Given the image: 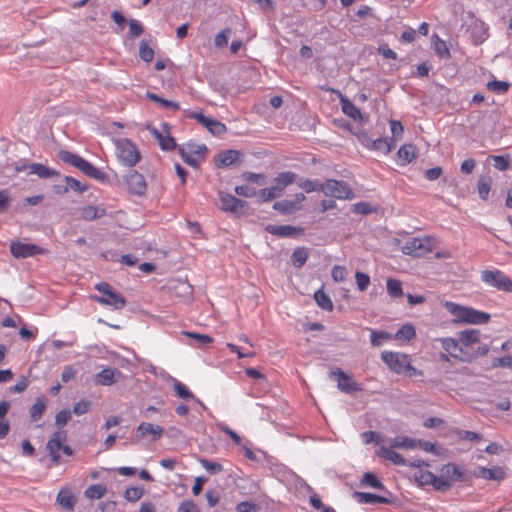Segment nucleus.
Masks as SVG:
<instances>
[{
  "label": "nucleus",
  "mask_w": 512,
  "mask_h": 512,
  "mask_svg": "<svg viewBox=\"0 0 512 512\" xmlns=\"http://www.w3.org/2000/svg\"><path fill=\"white\" fill-rule=\"evenodd\" d=\"M321 192L326 196L343 200L352 199L354 197L353 191L345 182L335 179H328L322 183Z\"/></svg>",
  "instance_id": "obj_11"
},
{
  "label": "nucleus",
  "mask_w": 512,
  "mask_h": 512,
  "mask_svg": "<svg viewBox=\"0 0 512 512\" xmlns=\"http://www.w3.org/2000/svg\"><path fill=\"white\" fill-rule=\"evenodd\" d=\"M101 295H91L90 299L103 306L112 307L115 310L124 308L127 304L125 297L113 289L107 282L97 283L94 287Z\"/></svg>",
  "instance_id": "obj_5"
},
{
  "label": "nucleus",
  "mask_w": 512,
  "mask_h": 512,
  "mask_svg": "<svg viewBox=\"0 0 512 512\" xmlns=\"http://www.w3.org/2000/svg\"><path fill=\"white\" fill-rule=\"evenodd\" d=\"M147 97L151 101L158 103L163 108L170 109L173 111H178L180 109V105L178 102L164 99V98L158 96L157 94L148 93Z\"/></svg>",
  "instance_id": "obj_38"
},
{
  "label": "nucleus",
  "mask_w": 512,
  "mask_h": 512,
  "mask_svg": "<svg viewBox=\"0 0 512 512\" xmlns=\"http://www.w3.org/2000/svg\"><path fill=\"white\" fill-rule=\"evenodd\" d=\"M491 366L493 368L503 367V368H510L512 367V356H504V357H497L494 358L491 362Z\"/></svg>",
  "instance_id": "obj_64"
},
{
  "label": "nucleus",
  "mask_w": 512,
  "mask_h": 512,
  "mask_svg": "<svg viewBox=\"0 0 512 512\" xmlns=\"http://www.w3.org/2000/svg\"><path fill=\"white\" fill-rule=\"evenodd\" d=\"M332 278L336 282H344L347 278V270L344 266L335 265L331 272Z\"/></svg>",
  "instance_id": "obj_63"
},
{
  "label": "nucleus",
  "mask_w": 512,
  "mask_h": 512,
  "mask_svg": "<svg viewBox=\"0 0 512 512\" xmlns=\"http://www.w3.org/2000/svg\"><path fill=\"white\" fill-rule=\"evenodd\" d=\"M416 334L415 328L412 325H403L396 333L394 338L399 341H408L412 339Z\"/></svg>",
  "instance_id": "obj_45"
},
{
  "label": "nucleus",
  "mask_w": 512,
  "mask_h": 512,
  "mask_svg": "<svg viewBox=\"0 0 512 512\" xmlns=\"http://www.w3.org/2000/svg\"><path fill=\"white\" fill-rule=\"evenodd\" d=\"M231 34V30L226 28L219 32L214 38V44L218 48L225 47L228 44V40Z\"/></svg>",
  "instance_id": "obj_57"
},
{
  "label": "nucleus",
  "mask_w": 512,
  "mask_h": 512,
  "mask_svg": "<svg viewBox=\"0 0 512 512\" xmlns=\"http://www.w3.org/2000/svg\"><path fill=\"white\" fill-rule=\"evenodd\" d=\"M56 502L65 510L73 511L77 499L69 488H61L58 492Z\"/></svg>",
  "instance_id": "obj_24"
},
{
  "label": "nucleus",
  "mask_w": 512,
  "mask_h": 512,
  "mask_svg": "<svg viewBox=\"0 0 512 512\" xmlns=\"http://www.w3.org/2000/svg\"><path fill=\"white\" fill-rule=\"evenodd\" d=\"M139 56L143 61L151 62L154 57V50L147 42L142 41L139 47Z\"/></svg>",
  "instance_id": "obj_51"
},
{
  "label": "nucleus",
  "mask_w": 512,
  "mask_h": 512,
  "mask_svg": "<svg viewBox=\"0 0 512 512\" xmlns=\"http://www.w3.org/2000/svg\"><path fill=\"white\" fill-rule=\"evenodd\" d=\"M58 157L64 162L77 169L88 177L95 179L99 182H106L108 175L96 168L93 164L82 158L81 156L74 154L67 150H61L58 152Z\"/></svg>",
  "instance_id": "obj_3"
},
{
  "label": "nucleus",
  "mask_w": 512,
  "mask_h": 512,
  "mask_svg": "<svg viewBox=\"0 0 512 512\" xmlns=\"http://www.w3.org/2000/svg\"><path fill=\"white\" fill-rule=\"evenodd\" d=\"M186 116L190 119H195L196 121H198L200 124L206 127L211 134L215 136H220L226 133L227 131V127L225 124L219 122L216 119L207 117L201 112L188 111L186 112Z\"/></svg>",
  "instance_id": "obj_13"
},
{
  "label": "nucleus",
  "mask_w": 512,
  "mask_h": 512,
  "mask_svg": "<svg viewBox=\"0 0 512 512\" xmlns=\"http://www.w3.org/2000/svg\"><path fill=\"white\" fill-rule=\"evenodd\" d=\"M144 494V490L140 487H130L125 490L124 497L127 501L136 502Z\"/></svg>",
  "instance_id": "obj_53"
},
{
  "label": "nucleus",
  "mask_w": 512,
  "mask_h": 512,
  "mask_svg": "<svg viewBox=\"0 0 512 512\" xmlns=\"http://www.w3.org/2000/svg\"><path fill=\"white\" fill-rule=\"evenodd\" d=\"M266 231L280 237H293L303 233V228L291 225H267Z\"/></svg>",
  "instance_id": "obj_22"
},
{
  "label": "nucleus",
  "mask_w": 512,
  "mask_h": 512,
  "mask_svg": "<svg viewBox=\"0 0 512 512\" xmlns=\"http://www.w3.org/2000/svg\"><path fill=\"white\" fill-rule=\"evenodd\" d=\"M120 376L121 372L118 369L105 368L96 374L95 381L103 386H111L119 380Z\"/></svg>",
  "instance_id": "obj_21"
},
{
  "label": "nucleus",
  "mask_w": 512,
  "mask_h": 512,
  "mask_svg": "<svg viewBox=\"0 0 512 512\" xmlns=\"http://www.w3.org/2000/svg\"><path fill=\"white\" fill-rule=\"evenodd\" d=\"M418 447H420L423 451L438 457H446L448 455L447 449L439 443L418 439Z\"/></svg>",
  "instance_id": "obj_27"
},
{
  "label": "nucleus",
  "mask_w": 512,
  "mask_h": 512,
  "mask_svg": "<svg viewBox=\"0 0 512 512\" xmlns=\"http://www.w3.org/2000/svg\"><path fill=\"white\" fill-rule=\"evenodd\" d=\"M46 399L44 397H38L34 404L30 408V419L32 422L39 421L45 410H46Z\"/></svg>",
  "instance_id": "obj_32"
},
{
  "label": "nucleus",
  "mask_w": 512,
  "mask_h": 512,
  "mask_svg": "<svg viewBox=\"0 0 512 512\" xmlns=\"http://www.w3.org/2000/svg\"><path fill=\"white\" fill-rule=\"evenodd\" d=\"M394 336L385 331L371 330L370 341L375 347H380L385 341L393 339Z\"/></svg>",
  "instance_id": "obj_41"
},
{
  "label": "nucleus",
  "mask_w": 512,
  "mask_h": 512,
  "mask_svg": "<svg viewBox=\"0 0 512 512\" xmlns=\"http://www.w3.org/2000/svg\"><path fill=\"white\" fill-rule=\"evenodd\" d=\"M377 455L385 460L391 461L395 465H402L405 463L404 458L392 448L380 446L377 451Z\"/></svg>",
  "instance_id": "obj_30"
},
{
  "label": "nucleus",
  "mask_w": 512,
  "mask_h": 512,
  "mask_svg": "<svg viewBox=\"0 0 512 512\" xmlns=\"http://www.w3.org/2000/svg\"><path fill=\"white\" fill-rule=\"evenodd\" d=\"M9 249L12 256L16 259L33 257L47 252L46 249L38 245L25 243L19 240L11 241Z\"/></svg>",
  "instance_id": "obj_12"
},
{
  "label": "nucleus",
  "mask_w": 512,
  "mask_h": 512,
  "mask_svg": "<svg viewBox=\"0 0 512 512\" xmlns=\"http://www.w3.org/2000/svg\"><path fill=\"white\" fill-rule=\"evenodd\" d=\"M105 214L104 209H100L96 206L87 205L80 211L81 218L87 221H91L102 217Z\"/></svg>",
  "instance_id": "obj_34"
},
{
  "label": "nucleus",
  "mask_w": 512,
  "mask_h": 512,
  "mask_svg": "<svg viewBox=\"0 0 512 512\" xmlns=\"http://www.w3.org/2000/svg\"><path fill=\"white\" fill-rule=\"evenodd\" d=\"M442 306L453 317L455 324L482 325L487 324L491 319V315L485 311L456 302L444 301Z\"/></svg>",
  "instance_id": "obj_2"
},
{
  "label": "nucleus",
  "mask_w": 512,
  "mask_h": 512,
  "mask_svg": "<svg viewBox=\"0 0 512 512\" xmlns=\"http://www.w3.org/2000/svg\"><path fill=\"white\" fill-rule=\"evenodd\" d=\"M470 478L468 472L455 463H447L441 468L440 480L447 484L445 492L448 491L454 483H466Z\"/></svg>",
  "instance_id": "obj_8"
},
{
  "label": "nucleus",
  "mask_w": 512,
  "mask_h": 512,
  "mask_svg": "<svg viewBox=\"0 0 512 512\" xmlns=\"http://www.w3.org/2000/svg\"><path fill=\"white\" fill-rule=\"evenodd\" d=\"M137 433L140 438H144L150 434L152 439L156 441L162 437L164 429L160 425H154L149 422H141L137 427Z\"/></svg>",
  "instance_id": "obj_23"
},
{
  "label": "nucleus",
  "mask_w": 512,
  "mask_h": 512,
  "mask_svg": "<svg viewBox=\"0 0 512 512\" xmlns=\"http://www.w3.org/2000/svg\"><path fill=\"white\" fill-rule=\"evenodd\" d=\"M183 334L189 338L195 339L201 346H207L213 342V338L206 334L185 331Z\"/></svg>",
  "instance_id": "obj_52"
},
{
  "label": "nucleus",
  "mask_w": 512,
  "mask_h": 512,
  "mask_svg": "<svg viewBox=\"0 0 512 512\" xmlns=\"http://www.w3.org/2000/svg\"><path fill=\"white\" fill-rule=\"evenodd\" d=\"M308 259V252L305 247H299L294 250L291 256V262L294 267L301 268Z\"/></svg>",
  "instance_id": "obj_39"
},
{
  "label": "nucleus",
  "mask_w": 512,
  "mask_h": 512,
  "mask_svg": "<svg viewBox=\"0 0 512 512\" xmlns=\"http://www.w3.org/2000/svg\"><path fill=\"white\" fill-rule=\"evenodd\" d=\"M342 111L348 117L357 120L361 118L360 110L348 99H341Z\"/></svg>",
  "instance_id": "obj_40"
},
{
  "label": "nucleus",
  "mask_w": 512,
  "mask_h": 512,
  "mask_svg": "<svg viewBox=\"0 0 512 512\" xmlns=\"http://www.w3.org/2000/svg\"><path fill=\"white\" fill-rule=\"evenodd\" d=\"M357 287L360 291H365L370 284V276L366 273L357 271L355 273Z\"/></svg>",
  "instance_id": "obj_60"
},
{
  "label": "nucleus",
  "mask_w": 512,
  "mask_h": 512,
  "mask_svg": "<svg viewBox=\"0 0 512 512\" xmlns=\"http://www.w3.org/2000/svg\"><path fill=\"white\" fill-rule=\"evenodd\" d=\"M439 245V240L435 236L418 237V257L434 251Z\"/></svg>",
  "instance_id": "obj_25"
},
{
  "label": "nucleus",
  "mask_w": 512,
  "mask_h": 512,
  "mask_svg": "<svg viewBox=\"0 0 512 512\" xmlns=\"http://www.w3.org/2000/svg\"><path fill=\"white\" fill-rule=\"evenodd\" d=\"M202 467L210 474H217L223 470V467L220 463L213 462L210 460L202 459L200 461Z\"/></svg>",
  "instance_id": "obj_61"
},
{
  "label": "nucleus",
  "mask_w": 512,
  "mask_h": 512,
  "mask_svg": "<svg viewBox=\"0 0 512 512\" xmlns=\"http://www.w3.org/2000/svg\"><path fill=\"white\" fill-rule=\"evenodd\" d=\"M438 341L444 351L441 357L447 361L451 357L460 362H471L489 352L488 345L481 343V332L478 329L462 330L456 337H444Z\"/></svg>",
  "instance_id": "obj_1"
},
{
  "label": "nucleus",
  "mask_w": 512,
  "mask_h": 512,
  "mask_svg": "<svg viewBox=\"0 0 512 512\" xmlns=\"http://www.w3.org/2000/svg\"><path fill=\"white\" fill-rule=\"evenodd\" d=\"M115 156L118 162L125 167H134L141 160V153L137 145L128 138H114Z\"/></svg>",
  "instance_id": "obj_4"
},
{
  "label": "nucleus",
  "mask_w": 512,
  "mask_h": 512,
  "mask_svg": "<svg viewBox=\"0 0 512 512\" xmlns=\"http://www.w3.org/2000/svg\"><path fill=\"white\" fill-rule=\"evenodd\" d=\"M474 476L476 478L484 479L487 481H503L507 477V473L505 468L501 466H493V467H484L480 466L474 472Z\"/></svg>",
  "instance_id": "obj_17"
},
{
  "label": "nucleus",
  "mask_w": 512,
  "mask_h": 512,
  "mask_svg": "<svg viewBox=\"0 0 512 512\" xmlns=\"http://www.w3.org/2000/svg\"><path fill=\"white\" fill-rule=\"evenodd\" d=\"M494 161V167L499 171H506L510 167V155H494L491 156Z\"/></svg>",
  "instance_id": "obj_49"
},
{
  "label": "nucleus",
  "mask_w": 512,
  "mask_h": 512,
  "mask_svg": "<svg viewBox=\"0 0 512 512\" xmlns=\"http://www.w3.org/2000/svg\"><path fill=\"white\" fill-rule=\"evenodd\" d=\"M390 131L392 134V137L390 138L391 141L395 142V145H397V142L402 138L404 127L401 124L400 121L397 120H390Z\"/></svg>",
  "instance_id": "obj_47"
},
{
  "label": "nucleus",
  "mask_w": 512,
  "mask_h": 512,
  "mask_svg": "<svg viewBox=\"0 0 512 512\" xmlns=\"http://www.w3.org/2000/svg\"><path fill=\"white\" fill-rule=\"evenodd\" d=\"M487 89L498 94L506 93L509 90L510 84L505 81L493 80L487 83Z\"/></svg>",
  "instance_id": "obj_50"
},
{
  "label": "nucleus",
  "mask_w": 512,
  "mask_h": 512,
  "mask_svg": "<svg viewBox=\"0 0 512 512\" xmlns=\"http://www.w3.org/2000/svg\"><path fill=\"white\" fill-rule=\"evenodd\" d=\"M418 485H431L437 491L445 492L447 484L440 480V476L430 471H421L418 475Z\"/></svg>",
  "instance_id": "obj_19"
},
{
  "label": "nucleus",
  "mask_w": 512,
  "mask_h": 512,
  "mask_svg": "<svg viewBox=\"0 0 512 512\" xmlns=\"http://www.w3.org/2000/svg\"><path fill=\"white\" fill-rule=\"evenodd\" d=\"M240 153L237 150H227L220 154L217 157V166L218 167H227L239 160Z\"/></svg>",
  "instance_id": "obj_31"
},
{
  "label": "nucleus",
  "mask_w": 512,
  "mask_h": 512,
  "mask_svg": "<svg viewBox=\"0 0 512 512\" xmlns=\"http://www.w3.org/2000/svg\"><path fill=\"white\" fill-rule=\"evenodd\" d=\"M387 292L393 298L401 297L403 295L401 282L395 279H388Z\"/></svg>",
  "instance_id": "obj_48"
},
{
  "label": "nucleus",
  "mask_w": 512,
  "mask_h": 512,
  "mask_svg": "<svg viewBox=\"0 0 512 512\" xmlns=\"http://www.w3.org/2000/svg\"><path fill=\"white\" fill-rule=\"evenodd\" d=\"M125 182L129 193L137 196H143L147 190V183L144 176L136 170L130 171L125 176Z\"/></svg>",
  "instance_id": "obj_15"
},
{
  "label": "nucleus",
  "mask_w": 512,
  "mask_h": 512,
  "mask_svg": "<svg viewBox=\"0 0 512 512\" xmlns=\"http://www.w3.org/2000/svg\"><path fill=\"white\" fill-rule=\"evenodd\" d=\"M153 134L159 142V145L164 151H172L176 148L175 139L169 134L163 135L158 132L156 129L153 130Z\"/></svg>",
  "instance_id": "obj_33"
},
{
  "label": "nucleus",
  "mask_w": 512,
  "mask_h": 512,
  "mask_svg": "<svg viewBox=\"0 0 512 512\" xmlns=\"http://www.w3.org/2000/svg\"><path fill=\"white\" fill-rule=\"evenodd\" d=\"M207 152L208 149L204 144L188 143L179 148L183 161L194 168H198L204 161Z\"/></svg>",
  "instance_id": "obj_10"
},
{
  "label": "nucleus",
  "mask_w": 512,
  "mask_h": 512,
  "mask_svg": "<svg viewBox=\"0 0 512 512\" xmlns=\"http://www.w3.org/2000/svg\"><path fill=\"white\" fill-rule=\"evenodd\" d=\"M362 484L366 486H370L375 489H383V484L379 481V479L373 473H365L362 479Z\"/></svg>",
  "instance_id": "obj_56"
},
{
  "label": "nucleus",
  "mask_w": 512,
  "mask_h": 512,
  "mask_svg": "<svg viewBox=\"0 0 512 512\" xmlns=\"http://www.w3.org/2000/svg\"><path fill=\"white\" fill-rule=\"evenodd\" d=\"M431 47L435 54L441 59H449L451 57L450 49L447 43L437 34H433L431 38Z\"/></svg>",
  "instance_id": "obj_26"
},
{
  "label": "nucleus",
  "mask_w": 512,
  "mask_h": 512,
  "mask_svg": "<svg viewBox=\"0 0 512 512\" xmlns=\"http://www.w3.org/2000/svg\"><path fill=\"white\" fill-rule=\"evenodd\" d=\"M298 186L305 192L321 191L322 183L317 180L299 179Z\"/></svg>",
  "instance_id": "obj_46"
},
{
  "label": "nucleus",
  "mask_w": 512,
  "mask_h": 512,
  "mask_svg": "<svg viewBox=\"0 0 512 512\" xmlns=\"http://www.w3.org/2000/svg\"><path fill=\"white\" fill-rule=\"evenodd\" d=\"M314 299L317 303V305L326 311H332L333 310V303L330 299V297L324 293L322 289L317 290L314 293Z\"/></svg>",
  "instance_id": "obj_37"
},
{
  "label": "nucleus",
  "mask_w": 512,
  "mask_h": 512,
  "mask_svg": "<svg viewBox=\"0 0 512 512\" xmlns=\"http://www.w3.org/2000/svg\"><path fill=\"white\" fill-rule=\"evenodd\" d=\"M174 390L178 397L182 399H192L194 395L191 393V391L180 381L174 382Z\"/></svg>",
  "instance_id": "obj_58"
},
{
  "label": "nucleus",
  "mask_w": 512,
  "mask_h": 512,
  "mask_svg": "<svg viewBox=\"0 0 512 512\" xmlns=\"http://www.w3.org/2000/svg\"><path fill=\"white\" fill-rule=\"evenodd\" d=\"M355 497L357 498L358 502L360 503H384L386 502V498L373 494V493H366V492H357L355 493Z\"/></svg>",
  "instance_id": "obj_43"
},
{
  "label": "nucleus",
  "mask_w": 512,
  "mask_h": 512,
  "mask_svg": "<svg viewBox=\"0 0 512 512\" xmlns=\"http://www.w3.org/2000/svg\"><path fill=\"white\" fill-rule=\"evenodd\" d=\"M67 439V434L64 430H59L53 433L51 438L47 442V450L51 457L53 465H59L61 461L60 450L67 455L72 456L73 450L70 446L64 445Z\"/></svg>",
  "instance_id": "obj_6"
},
{
  "label": "nucleus",
  "mask_w": 512,
  "mask_h": 512,
  "mask_svg": "<svg viewBox=\"0 0 512 512\" xmlns=\"http://www.w3.org/2000/svg\"><path fill=\"white\" fill-rule=\"evenodd\" d=\"M416 157V148L411 144H405L400 147L397 153V162L400 165L410 163Z\"/></svg>",
  "instance_id": "obj_29"
},
{
  "label": "nucleus",
  "mask_w": 512,
  "mask_h": 512,
  "mask_svg": "<svg viewBox=\"0 0 512 512\" xmlns=\"http://www.w3.org/2000/svg\"><path fill=\"white\" fill-rule=\"evenodd\" d=\"M259 196L263 202L274 200L281 196V194L273 187L263 188L259 192Z\"/></svg>",
  "instance_id": "obj_54"
},
{
  "label": "nucleus",
  "mask_w": 512,
  "mask_h": 512,
  "mask_svg": "<svg viewBox=\"0 0 512 512\" xmlns=\"http://www.w3.org/2000/svg\"><path fill=\"white\" fill-rule=\"evenodd\" d=\"M219 201L221 210L238 215L243 214L247 206L245 201L224 192L219 193Z\"/></svg>",
  "instance_id": "obj_14"
},
{
  "label": "nucleus",
  "mask_w": 512,
  "mask_h": 512,
  "mask_svg": "<svg viewBox=\"0 0 512 512\" xmlns=\"http://www.w3.org/2000/svg\"><path fill=\"white\" fill-rule=\"evenodd\" d=\"M242 177L244 180L252 183H256L259 185L265 184L266 176L261 173H254V172H244L242 174Z\"/></svg>",
  "instance_id": "obj_62"
},
{
  "label": "nucleus",
  "mask_w": 512,
  "mask_h": 512,
  "mask_svg": "<svg viewBox=\"0 0 512 512\" xmlns=\"http://www.w3.org/2000/svg\"><path fill=\"white\" fill-rule=\"evenodd\" d=\"M367 147L371 150L378 151L384 154H388L392 149L396 147L395 142L391 141L388 138H377L375 140H371Z\"/></svg>",
  "instance_id": "obj_28"
},
{
  "label": "nucleus",
  "mask_w": 512,
  "mask_h": 512,
  "mask_svg": "<svg viewBox=\"0 0 512 512\" xmlns=\"http://www.w3.org/2000/svg\"><path fill=\"white\" fill-rule=\"evenodd\" d=\"M492 187V179L489 176H481L477 183V191L482 200H487Z\"/></svg>",
  "instance_id": "obj_35"
},
{
  "label": "nucleus",
  "mask_w": 512,
  "mask_h": 512,
  "mask_svg": "<svg viewBox=\"0 0 512 512\" xmlns=\"http://www.w3.org/2000/svg\"><path fill=\"white\" fill-rule=\"evenodd\" d=\"M107 492V489L102 484H92L84 492L85 496L89 499H100Z\"/></svg>",
  "instance_id": "obj_44"
},
{
  "label": "nucleus",
  "mask_w": 512,
  "mask_h": 512,
  "mask_svg": "<svg viewBox=\"0 0 512 512\" xmlns=\"http://www.w3.org/2000/svg\"><path fill=\"white\" fill-rule=\"evenodd\" d=\"M481 281L488 286L505 292H512V280L501 270H483Z\"/></svg>",
  "instance_id": "obj_9"
},
{
  "label": "nucleus",
  "mask_w": 512,
  "mask_h": 512,
  "mask_svg": "<svg viewBox=\"0 0 512 512\" xmlns=\"http://www.w3.org/2000/svg\"><path fill=\"white\" fill-rule=\"evenodd\" d=\"M390 445L392 448L413 449L416 446V440L406 436H397L390 440Z\"/></svg>",
  "instance_id": "obj_42"
},
{
  "label": "nucleus",
  "mask_w": 512,
  "mask_h": 512,
  "mask_svg": "<svg viewBox=\"0 0 512 512\" xmlns=\"http://www.w3.org/2000/svg\"><path fill=\"white\" fill-rule=\"evenodd\" d=\"M227 347L231 350V352L236 353L239 359L252 358L255 356V352L252 349L246 350L238 347L233 343H227Z\"/></svg>",
  "instance_id": "obj_55"
},
{
  "label": "nucleus",
  "mask_w": 512,
  "mask_h": 512,
  "mask_svg": "<svg viewBox=\"0 0 512 512\" xmlns=\"http://www.w3.org/2000/svg\"><path fill=\"white\" fill-rule=\"evenodd\" d=\"M457 436L461 440H469L472 442H478L482 440L483 436L480 433L473 432V431H466V430H457L456 431Z\"/></svg>",
  "instance_id": "obj_59"
},
{
  "label": "nucleus",
  "mask_w": 512,
  "mask_h": 512,
  "mask_svg": "<svg viewBox=\"0 0 512 512\" xmlns=\"http://www.w3.org/2000/svg\"><path fill=\"white\" fill-rule=\"evenodd\" d=\"M332 375L337 377L338 388L342 392L351 394L354 392H361L363 390L362 384L353 381L342 369L337 368L332 372Z\"/></svg>",
  "instance_id": "obj_16"
},
{
  "label": "nucleus",
  "mask_w": 512,
  "mask_h": 512,
  "mask_svg": "<svg viewBox=\"0 0 512 512\" xmlns=\"http://www.w3.org/2000/svg\"><path fill=\"white\" fill-rule=\"evenodd\" d=\"M29 174H34L40 178H49L56 175V172L43 164L33 163L29 166Z\"/></svg>",
  "instance_id": "obj_36"
},
{
  "label": "nucleus",
  "mask_w": 512,
  "mask_h": 512,
  "mask_svg": "<svg viewBox=\"0 0 512 512\" xmlns=\"http://www.w3.org/2000/svg\"><path fill=\"white\" fill-rule=\"evenodd\" d=\"M298 179V176L296 173L291 171H285L279 173L274 179H273V187L282 195L285 188L293 183H295Z\"/></svg>",
  "instance_id": "obj_20"
},
{
  "label": "nucleus",
  "mask_w": 512,
  "mask_h": 512,
  "mask_svg": "<svg viewBox=\"0 0 512 512\" xmlns=\"http://www.w3.org/2000/svg\"><path fill=\"white\" fill-rule=\"evenodd\" d=\"M381 359L397 374H407L413 370V367L411 366V359L406 354L393 351H383L381 353Z\"/></svg>",
  "instance_id": "obj_7"
},
{
  "label": "nucleus",
  "mask_w": 512,
  "mask_h": 512,
  "mask_svg": "<svg viewBox=\"0 0 512 512\" xmlns=\"http://www.w3.org/2000/svg\"><path fill=\"white\" fill-rule=\"evenodd\" d=\"M305 200L303 193H298L293 199H284L275 202L273 208L283 214H292L301 209V204Z\"/></svg>",
  "instance_id": "obj_18"
}]
</instances>
